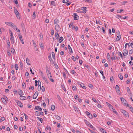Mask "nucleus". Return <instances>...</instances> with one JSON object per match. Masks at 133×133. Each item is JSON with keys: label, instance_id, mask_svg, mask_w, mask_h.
I'll use <instances>...</instances> for the list:
<instances>
[{"label": "nucleus", "instance_id": "7", "mask_svg": "<svg viewBox=\"0 0 133 133\" xmlns=\"http://www.w3.org/2000/svg\"><path fill=\"white\" fill-rule=\"evenodd\" d=\"M74 16V19L75 20L78 19L79 18V17L77 15L76 13H74L73 14Z\"/></svg>", "mask_w": 133, "mask_h": 133}, {"label": "nucleus", "instance_id": "61", "mask_svg": "<svg viewBox=\"0 0 133 133\" xmlns=\"http://www.w3.org/2000/svg\"><path fill=\"white\" fill-rule=\"evenodd\" d=\"M35 11H34L32 15V16L33 17H34V18H35L36 17V14H35Z\"/></svg>", "mask_w": 133, "mask_h": 133}, {"label": "nucleus", "instance_id": "26", "mask_svg": "<svg viewBox=\"0 0 133 133\" xmlns=\"http://www.w3.org/2000/svg\"><path fill=\"white\" fill-rule=\"evenodd\" d=\"M59 22V20L57 18L55 19L54 21V23L55 24L58 23Z\"/></svg>", "mask_w": 133, "mask_h": 133}, {"label": "nucleus", "instance_id": "45", "mask_svg": "<svg viewBox=\"0 0 133 133\" xmlns=\"http://www.w3.org/2000/svg\"><path fill=\"white\" fill-rule=\"evenodd\" d=\"M35 115H36L37 116H39L40 113L38 111H36L35 112Z\"/></svg>", "mask_w": 133, "mask_h": 133}, {"label": "nucleus", "instance_id": "17", "mask_svg": "<svg viewBox=\"0 0 133 133\" xmlns=\"http://www.w3.org/2000/svg\"><path fill=\"white\" fill-rule=\"evenodd\" d=\"M6 98H2L1 99L2 102L4 103H6V100H5Z\"/></svg>", "mask_w": 133, "mask_h": 133}, {"label": "nucleus", "instance_id": "16", "mask_svg": "<svg viewBox=\"0 0 133 133\" xmlns=\"http://www.w3.org/2000/svg\"><path fill=\"white\" fill-rule=\"evenodd\" d=\"M121 37V35H119L117 36L116 38V41H119Z\"/></svg>", "mask_w": 133, "mask_h": 133}, {"label": "nucleus", "instance_id": "63", "mask_svg": "<svg viewBox=\"0 0 133 133\" xmlns=\"http://www.w3.org/2000/svg\"><path fill=\"white\" fill-rule=\"evenodd\" d=\"M97 107H98V108H102V106L100 105H99V104H98L97 105Z\"/></svg>", "mask_w": 133, "mask_h": 133}, {"label": "nucleus", "instance_id": "52", "mask_svg": "<svg viewBox=\"0 0 133 133\" xmlns=\"http://www.w3.org/2000/svg\"><path fill=\"white\" fill-rule=\"evenodd\" d=\"M123 11L122 9L118 10H117V13H119L121 12H122Z\"/></svg>", "mask_w": 133, "mask_h": 133}, {"label": "nucleus", "instance_id": "60", "mask_svg": "<svg viewBox=\"0 0 133 133\" xmlns=\"http://www.w3.org/2000/svg\"><path fill=\"white\" fill-rule=\"evenodd\" d=\"M54 34V30L53 29H52L51 30V34L52 35H53Z\"/></svg>", "mask_w": 133, "mask_h": 133}, {"label": "nucleus", "instance_id": "39", "mask_svg": "<svg viewBox=\"0 0 133 133\" xmlns=\"http://www.w3.org/2000/svg\"><path fill=\"white\" fill-rule=\"evenodd\" d=\"M72 90L75 91H76L77 90V89L76 87L74 86L72 87Z\"/></svg>", "mask_w": 133, "mask_h": 133}, {"label": "nucleus", "instance_id": "34", "mask_svg": "<svg viewBox=\"0 0 133 133\" xmlns=\"http://www.w3.org/2000/svg\"><path fill=\"white\" fill-rule=\"evenodd\" d=\"M127 107H128L130 108V109H131L132 108V106L130 104H127V105H126Z\"/></svg>", "mask_w": 133, "mask_h": 133}, {"label": "nucleus", "instance_id": "24", "mask_svg": "<svg viewBox=\"0 0 133 133\" xmlns=\"http://www.w3.org/2000/svg\"><path fill=\"white\" fill-rule=\"evenodd\" d=\"M100 131L103 133H107V132L105 130L101 128L100 129Z\"/></svg>", "mask_w": 133, "mask_h": 133}, {"label": "nucleus", "instance_id": "51", "mask_svg": "<svg viewBox=\"0 0 133 133\" xmlns=\"http://www.w3.org/2000/svg\"><path fill=\"white\" fill-rule=\"evenodd\" d=\"M133 52V49H131L129 51V54H131Z\"/></svg>", "mask_w": 133, "mask_h": 133}, {"label": "nucleus", "instance_id": "35", "mask_svg": "<svg viewBox=\"0 0 133 133\" xmlns=\"http://www.w3.org/2000/svg\"><path fill=\"white\" fill-rule=\"evenodd\" d=\"M127 92L129 94H130V90L129 88V87H127Z\"/></svg>", "mask_w": 133, "mask_h": 133}, {"label": "nucleus", "instance_id": "13", "mask_svg": "<svg viewBox=\"0 0 133 133\" xmlns=\"http://www.w3.org/2000/svg\"><path fill=\"white\" fill-rule=\"evenodd\" d=\"M84 122L85 124L88 126H90V125L91 124L89 122V121L86 120H84Z\"/></svg>", "mask_w": 133, "mask_h": 133}, {"label": "nucleus", "instance_id": "2", "mask_svg": "<svg viewBox=\"0 0 133 133\" xmlns=\"http://www.w3.org/2000/svg\"><path fill=\"white\" fill-rule=\"evenodd\" d=\"M14 12L17 18L19 19H20V17L19 16V14L17 9H15L14 10Z\"/></svg>", "mask_w": 133, "mask_h": 133}, {"label": "nucleus", "instance_id": "37", "mask_svg": "<svg viewBox=\"0 0 133 133\" xmlns=\"http://www.w3.org/2000/svg\"><path fill=\"white\" fill-rule=\"evenodd\" d=\"M51 4L53 5H55V2L54 1H51Z\"/></svg>", "mask_w": 133, "mask_h": 133}, {"label": "nucleus", "instance_id": "47", "mask_svg": "<svg viewBox=\"0 0 133 133\" xmlns=\"http://www.w3.org/2000/svg\"><path fill=\"white\" fill-rule=\"evenodd\" d=\"M56 118L58 120H59L61 119V117L58 115L56 116Z\"/></svg>", "mask_w": 133, "mask_h": 133}, {"label": "nucleus", "instance_id": "57", "mask_svg": "<svg viewBox=\"0 0 133 133\" xmlns=\"http://www.w3.org/2000/svg\"><path fill=\"white\" fill-rule=\"evenodd\" d=\"M41 89H42V91L43 92H44L45 91V88L43 86H42Z\"/></svg>", "mask_w": 133, "mask_h": 133}, {"label": "nucleus", "instance_id": "31", "mask_svg": "<svg viewBox=\"0 0 133 133\" xmlns=\"http://www.w3.org/2000/svg\"><path fill=\"white\" fill-rule=\"evenodd\" d=\"M106 103L107 104L108 106L110 108H113L112 106L109 103L107 102Z\"/></svg>", "mask_w": 133, "mask_h": 133}, {"label": "nucleus", "instance_id": "64", "mask_svg": "<svg viewBox=\"0 0 133 133\" xmlns=\"http://www.w3.org/2000/svg\"><path fill=\"white\" fill-rule=\"evenodd\" d=\"M88 116L90 118H92V116L91 114H90L88 115Z\"/></svg>", "mask_w": 133, "mask_h": 133}, {"label": "nucleus", "instance_id": "19", "mask_svg": "<svg viewBox=\"0 0 133 133\" xmlns=\"http://www.w3.org/2000/svg\"><path fill=\"white\" fill-rule=\"evenodd\" d=\"M10 40L11 41V43L12 44L14 43V37H11L10 38Z\"/></svg>", "mask_w": 133, "mask_h": 133}, {"label": "nucleus", "instance_id": "55", "mask_svg": "<svg viewBox=\"0 0 133 133\" xmlns=\"http://www.w3.org/2000/svg\"><path fill=\"white\" fill-rule=\"evenodd\" d=\"M116 18H118V19H119V18H118V17L120 18H122V16L120 15H117L116 16Z\"/></svg>", "mask_w": 133, "mask_h": 133}, {"label": "nucleus", "instance_id": "44", "mask_svg": "<svg viewBox=\"0 0 133 133\" xmlns=\"http://www.w3.org/2000/svg\"><path fill=\"white\" fill-rule=\"evenodd\" d=\"M111 108L112 110V111L113 112H114L115 114H117V112L115 110V109H113V107Z\"/></svg>", "mask_w": 133, "mask_h": 133}, {"label": "nucleus", "instance_id": "27", "mask_svg": "<svg viewBox=\"0 0 133 133\" xmlns=\"http://www.w3.org/2000/svg\"><path fill=\"white\" fill-rule=\"evenodd\" d=\"M122 103L123 104H124V105L125 106H126L127 104V102L125 100H125H124V101H122Z\"/></svg>", "mask_w": 133, "mask_h": 133}, {"label": "nucleus", "instance_id": "3", "mask_svg": "<svg viewBox=\"0 0 133 133\" xmlns=\"http://www.w3.org/2000/svg\"><path fill=\"white\" fill-rule=\"evenodd\" d=\"M16 102L17 103V105L19 107L21 108H22L23 107V105L20 101H16Z\"/></svg>", "mask_w": 133, "mask_h": 133}, {"label": "nucleus", "instance_id": "6", "mask_svg": "<svg viewBox=\"0 0 133 133\" xmlns=\"http://www.w3.org/2000/svg\"><path fill=\"white\" fill-rule=\"evenodd\" d=\"M128 51L127 50L125 49L124 50V52L123 53V54L124 56H126L128 54Z\"/></svg>", "mask_w": 133, "mask_h": 133}, {"label": "nucleus", "instance_id": "4", "mask_svg": "<svg viewBox=\"0 0 133 133\" xmlns=\"http://www.w3.org/2000/svg\"><path fill=\"white\" fill-rule=\"evenodd\" d=\"M18 37L19 38L21 42L23 44H24V43L23 41V40L22 38V35H21L19 34L18 35Z\"/></svg>", "mask_w": 133, "mask_h": 133}, {"label": "nucleus", "instance_id": "40", "mask_svg": "<svg viewBox=\"0 0 133 133\" xmlns=\"http://www.w3.org/2000/svg\"><path fill=\"white\" fill-rule=\"evenodd\" d=\"M41 82L40 81H38V89L39 87V86H40V90H41Z\"/></svg>", "mask_w": 133, "mask_h": 133}, {"label": "nucleus", "instance_id": "48", "mask_svg": "<svg viewBox=\"0 0 133 133\" xmlns=\"http://www.w3.org/2000/svg\"><path fill=\"white\" fill-rule=\"evenodd\" d=\"M25 75L27 78H28L29 77V74L28 72H26Z\"/></svg>", "mask_w": 133, "mask_h": 133}, {"label": "nucleus", "instance_id": "30", "mask_svg": "<svg viewBox=\"0 0 133 133\" xmlns=\"http://www.w3.org/2000/svg\"><path fill=\"white\" fill-rule=\"evenodd\" d=\"M59 37V35L57 33H55V37L57 39Z\"/></svg>", "mask_w": 133, "mask_h": 133}, {"label": "nucleus", "instance_id": "22", "mask_svg": "<svg viewBox=\"0 0 133 133\" xmlns=\"http://www.w3.org/2000/svg\"><path fill=\"white\" fill-rule=\"evenodd\" d=\"M42 78L45 81V82L47 83H48V81L47 79L45 77H42Z\"/></svg>", "mask_w": 133, "mask_h": 133}, {"label": "nucleus", "instance_id": "58", "mask_svg": "<svg viewBox=\"0 0 133 133\" xmlns=\"http://www.w3.org/2000/svg\"><path fill=\"white\" fill-rule=\"evenodd\" d=\"M71 58H72V59L74 61H76V59L74 57V56H72V57Z\"/></svg>", "mask_w": 133, "mask_h": 133}, {"label": "nucleus", "instance_id": "42", "mask_svg": "<svg viewBox=\"0 0 133 133\" xmlns=\"http://www.w3.org/2000/svg\"><path fill=\"white\" fill-rule=\"evenodd\" d=\"M51 54H52V58L53 59H55V54L54 53V52H52L51 53Z\"/></svg>", "mask_w": 133, "mask_h": 133}, {"label": "nucleus", "instance_id": "41", "mask_svg": "<svg viewBox=\"0 0 133 133\" xmlns=\"http://www.w3.org/2000/svg\"><path fill=\"white\" fill-rule=\"evenodd\" d=\"M117 57L116 56H114V57H111V59L112 60V61H113L114 60H115V59H116L117 58Z\"/></svg>", "mask_w": 133, "mask_h": 133}, {"label": "nucleus", "instance_id": "46", "mask_svg": "<svg viewBox=\"0 0 133 133\" xmlns=\"http://www.w3.org/2000/svg\"><path fill=\"white\" fill-rule=\"evenodd\" d=\"M37 118L40 121L41 123H42L43 121V119L42 118H40L39 117H37Z\"/></svg>", "mask_w": 133, "mask_h": 133}, {"label": "nucleus", "instance_id": "10", "mask_svg": "<svg viewBox=\"0 0 133 133\" xmlns=\"http://www.w3.org/2000/svg\"><path fill=\"white\" fill-rule=\"evenodd\" d=\"M87 8L86 7H83L82 8L81 10L83 11H82V13L85 14L86 12V9Z\"/></svg>", "mask_w": 133, "mask_h": 133}, {"label": "nucleus", "instance_id": "9", "mask_svg": "<svg viewBox=\"0 0 133 133\" xmlns=\"http://www.w3.org/2000/svg\"><path fill=\"white\" fill-rule=\"evenodd\" d=\"M79 82H78V84H79L81 87H82L84 89H86V87L84 86V84L83 83H81L79 84Z\"/></svg>", "mask_w": 133, "mask_h": 133}, {"label": "nucleus", "instance_id": "25", "mask_svg": "<svg viewBox=\"0 0 133 133\" xmlns=\"http://www.w3.org/2000/svg\"><path fill=\"white\" fill-rule=\"evenodd\" d=\"M18 93L19 95H20V96H21L23 95V92L21 90H20L18 92Z\"/></svg>", "mask_w": 133, "mask_h": 133}, {"label": "nucleus", "instance_id": "59", "mask_svg": "<svg viewBox=\"0 0 133 133\" xmlns=\"http://www.w3.org/2000/svg\"><path fill=\"white\" fill-rule=\"evenodd\" d=\"M5 23L7 25H10L11 24H12V22H5Z\"/></svg>", "mask_w": 133, "mask_h": 133}, {"label": "nucleus", "instance_id": "43", "mask_svg": "<svg viewBox=\"0 0 133 133\" xmlns=\"http://www.w3.org/2000/svg\"><path fill=\"white\" fill-rule=\"evenodd\" d=\"M133 43L131 42H130L129 43H128V46L129 47L130 46H131L132 45Z\"/></svg>", "mask_w": 133, "mask_h": 133}, {"label": "nucleus", "instance_id": "49", "mask_svg": "<svg viewBox=\"0 0 133 133\" xmlns=\"http://www.w3.org/2000/svg\"><path fill=\"white\" fill-rule=\"evenodd\" d=\"M55 109V106L54 105H52L51 107V109L52 110H54Z\"/></svg>", "mask_w": 133, "mask_h": 133}, {"label": "nucleus", "instance_id": "1", "mask_svg": "<svg viewBox=\"0 0 133 133\" xmlns=\"http://www.w3.org/2000/svg\"><path fill=\"white\" fill-rule=\"evenodd\" d=\"M120 111L123 113V114L125 115L127 117H129V113L125 111V110L123 109H121L120 110Z\"/></svg>", "mask_w": 133, "mask_h": 133}, {"label": "nucleus", "instance_id": "8", "mask_svg": "<svg viewBox=\"0 0 133 133\" xmlns=\"http://www.w3.org/2000/svg\"><path fill=\"white\" fill-rule=\"evenodd\" d=\"M35 110H37L39 111H41L42 109L41 108L39 107V106H36L34 108Z\"/></svg>", "mask_w": 133, "mask_h": 133}, {"label": "nucleus", "instance_id": "15", "mask_svg": "<svg viewBox=\"0 0 133 133\" xmlns=\"http://www.w3.org/2000/svg\"><path fill=\"white\" fill-rule=\"evenodd\" d=\"M64 39L62 37H61L59 40V43H61L63 40Z\"/></svg>", "mask_w": 133, "mask_h": 133}, {"label": "nucleus", "instance_id": "36", "mask_svg": "<svg viewBox=\"0 0 133 133\" xmlns=\"http://www.w3.org/2000/svg\"><path fill=\"white\" fill-rule=\"evenodd\" d=\"M63 86H64L63 84H61V86L62 87L63 89L64 90V91H66V89H65V87H63Z\"/></svg>", "mask_w": 133, "mask_h": 133}, {"label": "nucleus", "instance_id": "5", "mask_svg": "<svg viewBox=\"0 0 133 133\" xmlns=\"http://www.w3.org/2000/svg\"><path fill=\"white\" fill-rule=\"evenodd\" d=\"M38 92L37 91L35 92V94L33 95V98L34 99H35L37 97L38 95Z\"/></svg>", "mask_w": 133, "mask_h": 133}, {"label": "nucleus", "instance_id": "23", "mask_svg": "<svg viewBox=\"0 0 133 133\" xmlns=\"http://www.w3.org/2000/svg\"><path fill=\"white\" fill-rule=\"evenodd\" d=\"M20 99L21 100H24L26 99L25 97L24 96H20Z\"/></svg>", "mask_w": 133, "mask_h": 133}, {"label": "nucleus", "instance_id": "11", "mask_svg": "<svg viewBox=\"0 0 133 133\" xmlns=\"http://www.w3.org/2000/svg\"><path fill=\"white\" fill-rule=\"evenodd\" d=\"M32 42L34 46V48L36 49V51H38V49L37 47V45L35 43V42L33 40H32Z\"/></svg>", "mask_w": 133, "mask_h": 133}, {"label": "nucleus", "instance_id": "12", "mask_svg": "<svg viewBox=\"0 0 133 133\" xmlns=\"http://www.w3.org/2000/svg\"><path fill=\"white\" fill-rule=\"evenodd\" d=\"M115 89L116 91L118 93L119 92V91H120L119 87L118 85H116Z\"/></svg>", "mask_w": 133, "mask_h": 133}, {"label": "nucleus", "instance_id": "20", "mask_svg": "<svg viewBox=\"0 0 133 133\" xmlns=\"http://www.w3.org/2000/svg\"><path fill=\"white\" fill-rule=\"evenodd\" d=\"M107 58L108 61L110 60V57L109 54L108 53L107 55Z\"/></svg>", "mask_w": 133, "mask_h": 133}, {"label": "nucleus", "instance_id": "14", "mask_svg": "<svg viewBox=\"0 0 133 133\" xmlns=\"http://www.w3.org/2000/svg\"><path fill=\"white\" fill-rule=\"evenodd\" d=\"M50 80L52 82H54V80L52 78L51 75H50L48 77Z\"/></svg>", "mask_w": 133, "mask_h": 133}, {"label": "nucleus", "instance_id": "56", "mask_svg": "<svg viewBox=\"0 0 133 133\" xmlns=\"http://www.w3.org/2000/svg\"><path fill=\"white\" fill-rule=\"evenodd\" d=\"M88 86L89 88H92L93 87L92 85L91 84H89Z\"/></svg>", "mask_w": 133, "mask_h": 133}, {"label": "nucleus", "instance_id": "18", "mask_svg": "<svg viewBox=\"0 0 133 133\" xmlns=\"http://www.w3.org/2000/svg\"><path fill=\"white\" fill-rule=\"evenodd\" d=\"M60 26L58 24H56L55 26V29L57 31L59 29Z\"/></svg>", "mask_w": 133, "mask_h": 133}, {"label": "nucleus", "instance_id": "21", "mask_svg": "<svg viewBox=\"0 0 133 133\" xmlns=\"http://www.w3.org/2000/svg\"><path fill=\"white\" fill-rule=\"evenodd\" d=\"M26 60L27 64L29 65H30V61L29 59L27 58L26 59Z\"/></svg>", "mask_w": 133, "mask_h": 133}, {"label": "nucleus", "instance_id": "38", "mask_svg": "<svg viewBox=\"0 0 133 133\" xmlns=\"http://www.w3.org/2000/svg\"><path fill=\"white\" fill-rule=\"evenodd\" d=\"M15 67L16 68V70H18V64H16L15 65Z\"/></svg>", "mask_w": 133, "mask_h": 133}, {"label": "nucleus", "instance_id": "53", "mask_svg": "<svg viewBox=\"0 0 133 133\" xmlns=\"http://www.w3.org/2000/svg\"><path fill=\"white\" fill-rule=\"evenodd\" d=\"M110 80L111 82H113L114 81V78L112 76L110 78Z\"/></svg>", "mask_w": 133, "mask_h": 133}, {"label": "nucleus", "instance_id": "50", "mask_svg": "<svg viewBox=\"0 0 133 133\" xmlns=\"http://www.w3.org/2000/svg\"><path fill=\"white\" fill-rule=\"evenodd\" d=\"M11 51L12 54H13L15 52L14 49L13 48H11Z\"/></svg>", "mask_w": 133, "mask_h": 133}, {"label": "nucleus", "instance_id": "28", "mask_svg": "<svg viewBox=\"0 0 133 133\" xmlns=\"http://www.w3.org/2000/svg\"><path fill=\"white\" fill-rule=\"evenodd\" d=\"M119 78L121 80L123 79V77L122 75L121 74H119L118 75Z\"/></svg>", "mask_w": 133, "mask_h": 133}, {"label": "nucleus", "instance_id": "62", "mask_svg": "<svg viewBox=\"0 0 133 133\" xmlns=\"http://www.w3.org/2000/svg\"><path fill=\"white\" fill-rule=\"evenodd\" d=\"M39 45L40 47L42 48L43 47V45L42 43H39Z\"/></svg>", "mask_w": 133, "mask_h": 133}, {"label": "nucleus", "instance_id": "29", "mask_svg": "<svg viewBox=\"0 0 133 133\" xmlns=\"http://www.w3.org/2000/svg\"><path fill=\"white\" fill-rule=\"evenodd\" d=\"M73 108H74L75 110L76 111H78L79 110V109L75 106H74Z\"/></svg>", "mask_w": 133, "mask_h": 133}, {"label": "nucleus", "instance_id": "54", "mask_svg": "<svg viewBox=\"0 0 133 133\" xmlns=\"http://www.w3.org/2000/svg\"><path fill=\"white\" fill-rule=\"evenodd\" d=\"M69 2V0H63V3H65L68 2Z\"/></svg>", "mask_w": 133, "mask_h": 133}, {"label": "nucleus", "instance_id": "32", "mask_svg": "<svg viewBox=\"0 0 133 133\" xmlns=\"http://www.w3.org/2000/svg\"><path fill=\"white\" fill-rule=\"evenodd\" d=\"M20 67L22 69L23 68V64L22 62H20Z\"/></svg>", "mask_w": 133, "mask_h": 133}, {"label": "nucleus", "instance_id": "33", "mask_svg": "<svg viewBox=\"0 0 133 133\" xmlns=\"http://www.w3.org/2000/svg\"><path fill=\"white\" fill-rule=\"evenodd\" d=\"M53 63L54 64L55 68L57 69H58V68H59V67L58 66V65H57V64H55L54 62H53Z\"/></svg>", "mask_w": 133, "mask_h": 133}]
</instances>
